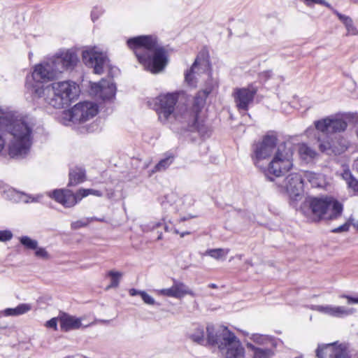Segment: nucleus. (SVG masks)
<instances>
[{"mask_svg":"<svg viewBox=\"0 0 358 358\" xmlns=\"http://www.w3.org/2000/svg\"><path fill=\"white\" fill-rule=\"evenodd\" d=\"M138 62L153 73L162 71L168 63V52L152 36H139L127 40Z\"/></svg>","mask_w":358,"mask_h":358,"instance_id":"obj_1","label":"nucleus"},{"mask_svg":"<svg viewBox=\"0 0 358 358\" xmlns=\"http://www.w3.org/2000/svg\"><path fill=\"white\" fill-rule=\"evenodd\" d=\"M0 118L3 120V126L0 133L4 131L9 132L13 138L9 145V155L12 157L25 156L31 145V133L34 123L27 117L19 120L11 122L8 116L0 110ZM5 141L0 135V152L3 149Z\"/></svg>","mask_w":358,"mask_h":358,"instance_id":"obj_2","label":"nucleus"},{"mask_svg":"<svg viewBox=\"0 0 358 358\" xmlns=\"http://www.w3.org/2000/svg\"><path fill=\"white\" fill-rule=\"evenodd\" d=\"M77 62V55L72 50L63 51L47 58L35 65L31 74L35 84L30 86L27 83V87L31 91L34 85L43 86L41 83L56 79L64 71L73 68Z\"/></svg>","mask_w":358,"mask_h":358,"instance_id":"obj_3","label":"nucleus"},{"mask_svg":"<svg viewBox=\"0 0 358 358\" xmlns=\"http://www.w3.org/2000/svg\"><path fill=\"white\" fill-rule=\"evenodd\" d=\"M78 92V86L73 81L55 82L45 87L34 85L31 88L34 99H43L45 103L59 109L70 106Z\"/></svg>","mask_w":358,"mask_h":358,"instance_id":"obj_4","label":"nucleus"},{"mask_svg":"<svg viewBox=\"0 0 358 358\" xmlns=\"http://www.w3.org/2000/svg\"><path fill=\"white\" fill-rule=\"evenodd\" d=\"M208 342L217 346L224 358H245V350L234 333L225 327L208 324Z\"/></svg>","mask_w":358,"mask_h":358,"instance_id":"obj_5","label":"nucleus"},{"mask_svg":"<svg viewBox=\"0 0 358 358\" xmlns=\"http://www.w3.org/2000/svg\"><path fill=\"white\" fill-rule=\"evenodd\" d=\"M293 166V151L291 147H287L285 143L278 146L277 151L269 163L268 167L264 169L266 178L271 181L274 178H278L282 174L289 171Z\"/></svg>","mask_w":358,"mask_h":358,"instance_id":"obj_6","label":"nucleus"},{"mask_svg":"<svg viewBox=\"0 0 358 358\" xmlns=\"http://www.w3.org/2000/svg\"><path fill=\"white\" fill-rule=\"evenodd\" d=\"M310 208L315 221L324 220H336L343 212V205L332 198H313L310 201Z\"/></svg>","mask_w":358,"mask_h":358,"instance_id":"obj_7","label":"nucleus"},{"mask_svg":"<svg viewBox=\"0 0 358 358\" xmlns=\"http://www.w3.org/2000/svg\"><path fill=\"white\" fill-rule=\"evenodd\" d=\"M178 101L176 94H162L155 98L154 109L159 120L164 124L171 123L176 117V105Z\"/></svg>","mask_w":358,"mask_h":358,"instance_id":"obj_8","label":"nucleus"},{"mask_svg":"<svg viewBox=\"0 0 358 358\" xmlns=\"http://www.w3.org/2000/svg\"><path fill=\"white\" fill-rule=\"evenodd\" d=\"M174 120L180 123L183 129L190 131H197L204 135L207 131L199 113L191 108L184 106L178 108Z\"/></svg>","mask_w":358,"mask_h":358,"instance_id":"obj_9","label":"nucleus"},{"mask_svg":"<svg viewBox=\"0 0 358 358\" xmlns=\"http://www.w3.org/2000/svg\"><path fill=\"white\" fill-rule=\"evenodd\" d=\"M314 124L317 130L327 135L343 132L348 127L347 122L340 115L328 116Z\"/></svg>","mask_w":358,"mask_h":358,"instance_id":"obj_10","label":"nucleus"},{"mask_svg":"<svg viewBox=\"0 0 358 358\" xmlns=\"http://www.w3.org/2000/svg\"><path fill=\"white\" fill-rule=\"evenodd\" d=\"M276 144L277 137L275 135H266L261 142L255 144L252 147L253 154L252 155L254 164L260 167V161L271 155Z\"/></svg>","mask_w":358,"mask_h":358,"instance_id":"obj_11","label":"nucleus"},{"mask_svg":"<svg viewBox=\"0 0 358 358\" xmlns=\"http://www.w3.org/2000/svg\"><path fill=\"white\" fill-rule=\"evenodd\" d=\"M69 120L74 123L85 122L98 113V106L90 101L76 104L69 111Z\"/></svg>","mask_w":358,"mask_h":358,"instance_id":"obj_12","label":"nucleus"},{"mask_svg":"<svg viewBox=\"0 0 358 358\" xmlns=\"http://www.w3.org/2000/svg\"><path fill=\"white\" fill-rule=\"evenodd\" d=\"M83 61L86 66L92 68L94 73L101 74L108 59L105 54L99 52L96 48H90L83 51Z\"/></svg>","mask_w":358,"mask_h":358,"instance_id":"obj_13","label":"nucleus"},{"mask_svg":"<svg viewBox=\"0 0 358 358\" xmlns=\"http://www.w3.org/2000/svg\"><path fill=\"white\" fill-rule=\"evenodd\" d=\"M317 358H350L345 344L337 345V343L319 345L316 350Z\"/></svg>","mask_w":358,"mask_h":358,"instance_id":"obj_14","label":"nucleus"},{"mask_svg":"<svg viewBox=\"0 0 358 358\" xmlns=\"http://www.w3.org/2000/svg\"><path fill=\"white\" fill-rule=\"evenodd\" d=\"M303 189V178L301 174L294 173L288 175L280 186V191L286 193L292 199H296Z\"/></svg>","mask_w":358,"mask_h":358,"instance_id":"obj_15","label":"nucleus"},{"mask_svg":"<svg viewBox=\"0 0 358 358\" xmlns=\"http://www.w3.org/2000/svg\"><path fill=\"white\" fill-rule=\"evenodd\" d=\"M257 89L254 87L237 88L234 92V99L238 110L242 112L248 111L252 103Z\"/></svg>","mask_w":358,"mask_h":358,"instance_id":"obj_16","label":"nucleus"},{"mask_svg":"<svg viewBox=\"0 0 358 358\" xmlns=\"http://www.w3.org/2000/svg\"><path fill=\"white\" fill-rule=\"evenodd\" d=\"M91 92L103 100H110L115 96L116 86L111 80L102 79L91 85Z\"/></svg>","mask_w":358,"mask_h":358,"instance_id":"obj_17","label":"nucleus"},{"mask_svg":"<svg viewBox=\"0 0 358 358\" xmlns=\"http://www.w3.org/2000/svg\"><path fill=\"white\" fill-rule=\"evenodd\" d=\"M48 195L65 208L74 206L80 201L77 192L73 193L67 189H57L48 193Z\"/></svg>","mask_w":358,"mask_h":358,"instance_id":"obj_18","label":"nucleus"},{"mask_svg":"<svg viewBox=\"0 0 358 358\" xmlns=\"http://www.w3.org/2000/svg\"><path fill=\"white\" fill-rule=\"evenodd\" d=\"M210 64L207 59L197 57L193 63L191 69L185 73V81L191 86H195L196 81L194 76L196 74H200L208 71Z\"/></svg>","mask_w":358,"mask_h":358,"instance_id":"obj_19","label":"nucleus"},{"mask_svg":"<svg viewBox=\"0 0 358 358\" xmlns=\"http://www.w3.org/2000/svg\"><path fill=\"white\" fill-rule=\"evenodd\" d=\"M60 327L62 331H69L71 330L78 329L83 327L81 319L67 313H62L59 317Z\"/></svg>","mask_w":358,"mask_h":358,"instance_id":"obj_20","label":"nucleus"},{"mask_svg":"<svg viewBox=\"0 0 358 358\" xmlns=\"http://www.w3.org/2000/svg\"><path fill=\"white\" fill-rule=\"evenodd\" d=\"M206 333H207V337L206 338L204 328L202 326L197 325L193 329L192 332L189 334V338L193 342H194L197 344L202 345H211L210 343L208 342V326L206 327Z\"/></svg>","mask_w":358,"mask_h":358,"instance_id":"obj_21","label":"nucleus"},{"mask_svg":"<svg viewBox=\"0 0 358 358\" xmlns=\"http://www.w3.org/2000/svg\"><path fill=\"white\" fill-rule=\"evenodd\" d=\"M252 340L257 344L266 347H271L275 348L279 343H281L280 339H277L273 336H269L263 334H252Z\"/></svg>","mask_w":358,"mask_h":358,"instance_id":"obj_22","label":"nucleus"},{"mask_svg":"<svg viewBox=\"0 0 358 358\" xmlns=\"http://www.w3.org/2000/svg\"><path fill=\"white\" fill-rule=\"evenodd\" d=\"M69 180L68 186H76L83 182L86 179L85 170L81 167L71 169L69 174Z\"/></svg>","mask_w":358,"mask_h":358,"instance_id":"obj_23","label":"nucleus"},{"mask_svg":"<svg viewBox=\"0 0 358 358\" xmlns=\"http://www.w3.org/2000/svg\"><path fill=\"white\" fill-rule=\"evenodd\" d=\"M303 177L310 182L313 187L322 188L327 185L325 177L321 173L306 171Z\"/></svg>","mask_w":358,"mask_h":358,"instance_id":"obj_24","label":"nucleus"},{"mask_svg":"<svg viewBox=\"0 0 358 358\" xmlns=\"http://www.w3.org/2000/svg\"><path fill=\"white\" fill-rule=\"evenodd\" d=\"M248 347L253 351V358H271L274 356V349L271 347H255L251 343L248 344Z\"/></svg>","mask_w":358,"mask_h":358,"instance_id":"obj_25","label":"nucleus"},{"mask_svg":"<svg viewBox=\"0 0 358 358\" xmlns=\"http://www.w3.org/2000/svg\"><path fill=\"white\" fill-rule=\"evenodd\" d=\"M299 154L300 157L307 162L312 161L317 155V152L306 143L299 145Z\"/></svg>","mask_w":358,"mask_h":358,"instance_id":"obj_26","label":"nucleus"},{"mask_svg":"<svg viewBox=\"0 0 358 358\" xmlns=\"http://www.w3.org/2000/svg\"><path fill=\"white\" fill-rule=\"evenodd\" d=\"M338 19L344 24L348 35L355 36L358 34L357 27L354 25L353 21L351 17L335 11Z\"/></svg>","mask_w":358,"mask_h":358,"instance_id":"obj_27","label":"nucleus"},{"mask_svg":"<svg viewBox=\"0 0 358 358\" xmlns=\"http://www.w3.org/2000/svg\"><path fill=\"white\" fill-rule=\"evenodd\" d=\"M173 285L175 286L176 292L177 294V299H181L185 295H190L195 296L196 294L190 289L185 283L173 279Z\"/></svg>","mask_w":358,"mask_h":358,"instance_id":"obj_28","label":"nucleus"},{"mask_svg":"<svg viewBox=\"0 0 358 358\" xmlns=\"http://www.w3.org/2000/svg\"><path fill=\"white\" fill-rule=\"evenodd\" d=\"M31 309V306L30 304L20 303L15 308H6L4 310V314L6 316H17L29 312Z\"/></svg>","mask_w":358,"mask_h":358,"instance_id":"obj_29","label":"nucleus"},{"mask_svg":"<svg viewBox=\"0 0 358 358\" xmlns=\"http://www.w3.org/2000/svg\"><path fill=\"white\" fill-rule=\"evenodd\" d=\"M229 252V249L215 248L207 250L204 255H208L217 260L225 259L227 255Z\"/></svg>","mask_w":358,"mask_h":358,"instance_id":"obj_30","label":"nucleus"},{"mask_svg":"<svg viewBox=\"0 0 358 358\" xmlns=\"http://www.w3.org/2000/svg\"><path fill=\"white\" fill-rule=\"evenodd\" d=\"M201 93L202 91L198 92L194 97L193 105L191 107L192 109L196 111L199 114L205 105L206 99L208 96L207 94H202Z\"/></svg>","mask_w":358,"mask_h":358,"instance_id":"obj_31","label":"nucleus"},{"mask_svg":"<svg viewBox=\"0 0 358 358\" xmlns=\"http://www.w3.org/2000/svg\"><path fill=\"white\" fill-rule=\"evenodd\" d=\"M129 293L132 296L140 295L143 302L146 304L154 305L155 303L154 298L145 291L138 290L136 289L132 288L129 289Z\"/></svg>","mask_w":358,"mask_h":358,"instance_id":"obj_32","label":"nucleus"},{"mask_svg":"<svg viewBox=\"0 0 358 358\" xmlns=\"http://www.w3.org/2000/svg\"><path fill=\"white\" fill-rule=\"evenodd\" d=\"M173 156L169 155L161 159L154 167L152 172H161L165 171L173 162Z\"/></svg>","mask_w":358,"mask_h":358,"instance_id":"obj_33","label":"nucleus"},{"mask_svg":"<svg viewBox=\"0 0 358 358\" xmlns=\"http://www.w3.org/2000/svg\"><path fill=\"white\" fill-rule=\"evenodd\" d=\"M343 178L346 181L348 187L358 193V180L352 175L350 171H345L343 173Z\"/></svg>","mask_w":358,"mask_h":358,"instance_id":"obj_34","label":"nucleus"},{"mask_svg":"<svg viewBox=\"0 0 358 358\" xmlns=\"http://www.w3.org/2000/svg\"><path fill=\"white\" fill-rule=\"evenodd\" d=\"M354 313L353 308H348L344 306H333L331 316L336 317H342L352 315Z\"/></svg>","mask_w":358,"mask_h":358,"instance_id":"obj_35","label":"nucleus"},{"mask_svg":"<svg viewBox=\"0 0 358 358\" xmlns=\"http://www.w3.org/2000/svg\"><path fill=\"white\" fill-rule=\"evenodd\" d=\"M218 87L217 81L213 79L208 73V79L205 83L204 88L202 90V94H207L208 96L213 92Z\"/></svg>","mask_w":358,"mask_h":358,"instance_id":"obj_36","label":"nucleus"},{"mask_svg":"<svg viewBox=\"0 0 358 358\" xmlns=\"http://www.w3.org/2000/svg\"><path fill=\"white\" fill-rule=\"evenodd\" d=\"M90 194H92L99 197L102 196L103 195L101 191L93 189L81 188L77 191V196L80 199V201L82 200V199L87 196Z\"/></svg>","mask_w":358,"mask_h":358,"instance_id":"obj_37","label":"nucleus"},{"mask_svg":"<svg viewBox=\"0 0 358 358\" xmlns=\"http://www.w3.org/2000/svg\"><path fill=\"white\" fill-rule=\"evenodd\" d=\"M107 275L110 278V284L108 286L107 289L117 287L119 285L122 273L119 271H110Z\"/></svg>","mask_w":358,"mask_h":358,"instance_id":"obj_38","label":"nucleus"},{"mask_svg":"<svg viewBox=\"0 0 358 358\" xmlns=\"http://www.w3.org/2000/svg\"><path fill=\"white\" fill-rule=\"evenodd\" d=\"M17 195L19 199V201H21L24 203H29L32 202H38L40 199L42 197L41 195L33 196L30 194H27L22 192H17Z\"/></svg>","mask_w":358,"mask_h":358,"instance_id":"obj_39","label":"nucleus"},{"mask_svg":"<svg viewBox=\"0 0 358 358\" xmlns=\"http://www.w3.org/2000/svg\"><path fill=\"white\" fill-rule=\"evenodd\" d=\"M20 243L27 249L35 250L38 246V241L34 239H31L27 236H21L20 238Z\"/></svg>","mask_w":358,"mask_h":358,"instance_id":"obj_40","label":"nucleus"},{"mask_svg":"<svg viewBox=\"0 0 358 358\" xmlns=\"http://www.w3.org/2000/svg\"><path fill=\"white\" fill-rule=\"evenodd\" d=\"M92 220H97L102 222L103 221V219H99L97 217H91V218H86L80 220H77L76 222H73L71 224L72 229H78L80 228L86 227L91 221Z\"/></svg>","mask_w":358,"mask_h":358,"instance_id":"obj_41","label":"nucleus"},{"mask_svg":"<svg viewBox=\"0 0 358 358\" xmlns=\"http://www.w3.org/2000/svg\"><path fill=\"white\" fill-rule=\"evenodd\" d=\"M319 148L321 152H326L328 155L336 153L334 145L329 141L320 142Z\"/></svg>","mask_w":358,"mask_h":358,"instance_id":"obj_42","label":"nucleus"},{"mask_svg":"<svg viewBox=\"0 0 358 358\" xmlns=\"http://www.w3.org/2000/svg\"><path fill=\"white\" fill-rule=\"evenodd\" d=\"M158 292L161 295L177 299V294L173 284L169 288L162 289L158 290Z\"/></svg>","mask_w":358,"mask_h":358,"instance_id":"obj_43","label":"nucleus"},{"mask_svg":"<svg viewBox=\"0 0 358 358\" xmlns=\"http://www.w3.org/2000/svg\"><path fill=\"white\" fill-rule=\"evenodd\" d=\"M312 309L320 313L331 316L332 306L331 305H315L313 306Z\"/></svg>","mask_w":358,"mask_h":358,"instance_id":"obj_44","label":"nucleus"},{"mask_svg":"<svg viewBox=\"0 0 358 358\" xmlns=\"http://www.w3.org/2000/svg\"><path fill=\"white\" fill-rule=\"evenodd\" d=\"M35 255L43 259H49L50 258V256L48 251L44 248H36L35 249Z\"/></svg>","mask_w":358,"mask_h":358,"instance_id":"obj_45","label":"nucleus"},{"mask_svg":"<svg viewBox=\"0 0 358 358\" xmlns=\"http://www.w3.org/2000/svg\"><path fill=\"white\" fill-rule=\"evenodd\" d=\"M13 234L11 231L1 230L0 231V241L1 242H6L12 239Z\"/></svg>","mask_w":358,"mask_h":358,"instance_id":"obj_46","label":"nucleus"},{"mask_svg":"<svg viewBox=\"0 0 358 358\" xmlns=\"http://www.w3.org/2000/svg\"><path fill=\"white\" fill-rule=\"evenodd\" d=\"M350 224H351V222H350V220H349V221L346 222L345 224H343L336 228L333 229L331 230V232L336 234V233L348 231Z\"/></svg>","mask_w":358,"mask_h":358,"instance_id":"obj_47","label":"nucleus"},{"mask_svg":"<svg viewBox=\"0 0 358 358\" xmlns=\"http://www.w3.org/2000/svg\"><path fill=\"white\" fill-rule=\"evenodd\" d=\"M307 6H310L312 3L323 5L327 8H331V5L325 1L324 0H303Z\"/></svg>","mask_w":358,"mask_h":358,"instance_id":"obj_48","label":"nucleus"},{"mask_svg":"<svg viewBox=\"0 0 358 358\" xmlns=\"http://www.w3.org/2000/svg\"><path fill=\"white\" fill-rule=\"evenodd\" d=\"M103 11L101 8H94L91 13V17L92 21H95L97 20L99 16L102 14Z\"/></svg>","mask_w":358,"mask_h":358,"instance_id":"obj_49","label":"nucleus"},{"mask_svg":"<svg viewBox=\"0 0 358 358\" xmlns=\"http://www.w3.org/2000/svg\"><path fill=\"white\" fill-rule=\"evenodd\" d=\"M45 326L48 328H52L55 330H57V319L55 317H53L50 319V320L46 322Z\"/></svg>","mask_w":358,"mask_h":358,"instance_id":"obj_50","label":"nucleus"},{"mask_svg":"<svg viewBox=\"0 0 358 358\" xmlns=\"http://www.w3.org/2000/svg\"><path fill=\"white\" fill-rule=\"evenodd\" d=\"M343 297L346 298L348 299V303H358V296L357 297H353L350 296H345L344 295Z\"/></svg>","mask_w":358,"mask_h":358,"instance_id":"obj_51","label":"nucleus"},{"mask_svg":"<svg viewBox=\"0 0 358 358\" xmlns=\"http://www.w3.org/2000/svg\"><path fill=\"white\" fill-rule=\"evenodd\" d=\"M271 74H272L271 71H266L261 73L260 77L264 78L265 79H268V78H270L271 76Z\"/></svg>","mask_w":358,"mask_h":358,"instance_id":"obj_52","label":"nucleus"},{"mask_svg":"<svg viewBox=\"0 0 358 358\" xmlns=\"http://www.w3.org/2000/svg\"><path fill=\"white\" fill-rule=\"evenodd\" d=\"M353 169L358 173V158L354 161Z\"/></svg>","mask_w":358,"mask_h":358,"instance_id":"obj_53","label":"nucleus"},{"mask_svg":"<svg viewBox=\"0 0 358 358\" xmlns=\"http://www.w3.org/2000/svg\"><path fill=\"white\" fill-rule=\"evenodd\" d=\"M194 217V216H192V215H189L188 217H180V222H184V221H186L190 218H193Z\"/></svg>","mask_w":358,"mask_h":358,"instance_id":"obj_54","label":"nucleus"},{"mask_svg":"<svg viewBox=\"0 0 358 358\" xmlns=\"http://www.w3.org/2000/svg\"><path fill=\"white\" fill-rule=\"evenodd\" d=\"M208 287L212 288V289H217V285L215 283H210L208 285Z\"/></svg>","mask_w":358,"mask_h":358,"instance_id":"obj_55","label":"nucleus"},{"mask_svg":"<svg viewBox=\"0 0 358 358\" xmlns=\"http://www.w3.org/2000/svg\"><path fill=\"white\" fill-rule=\"evenodd\" d=\"M190 234V232H189V231H184V232H182V233H180V237H184L185 236L188 235V234Z\"/></svg>","mask_w":358,"mask_h":358,"instance_id":"obj_56","label":"nucleus"},{"mask_svg":"<svg viewBox=\"0 0 358 358\" xmlns=\"http://www.w3.org/2000/svg\"><path fill=\"white\" fill-rule=\"evenodd\" d=\"M3 126V120L0 118V129Z\"/></svg>","mask_w":358,"mask_h":358,"instance_id":"obj_57","label":"nucleus"},{"mask_svg":"<svg viewBox=\"0 0 358 358\" xmlns=\"http://www.w3.org/2000/svg\"><path fill=\"white\" fill-rule=\"evenodd\" d=\"M164 229H165L166 231H169V229H168L167 226H166Z\"/></svg>","mask_w":358,"mask_h":358,"instance_id":"obj_58","label":"nucleus"},{"mask_svg":"<svg viewBox=\"0 0 358 358\" xmlns=\"http://www.w3.org/2000/svg\"><path fill=\"white\" fill-rule=\"evenodd\" d=\"M64 358H73V357H71V356H68V357H66Z\"/></svg>","mask_w":358,"mask_h":358,"instance_id":"obj_59","label":"nucleus"},{"mask_svg":"<svg viewBox=\"0 0 358 358\" xmlns=\"http://www.w3.org/2000/svg\"><path fill=\"white\" fill-rule=\"evenodd\" d=\"M175 233L176 234H178L179 232H178V231L177 229H175Z\"/></svg>","mask_w":358,"mask_h":358,"instance_id":"obj_60","label":"nucleus"},{"mask_svg":"<svg viewBox=\"0 0 358 358\" xmlns=\"http://www.w3.org/2000/svg\"><path fill=\"white\" fill-rule=\"evenodd\" d=\"M162 238V234H160L158 237V239H161Z\"/></svg>","mask_w":358,"mask_h":358,"instance_id":"obj_61","label":"nucleus"},{"mask_svg":"<svg viewBox=\"0 0 358 358\" xmlns=\"http://www.w3.org/2000/svg\"><path fill=\"white\" fill-rule=\"evenodd\" d=\"M354 1H355V2H357V0H354Z\"/></svg>","mask_w":358,"mask_h":358,"instance_id":"obj_62","label":"nucleus"}]
</instances>
